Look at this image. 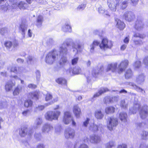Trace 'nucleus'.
Here are the masks:
<instances>
[{
  "label": "nucleus",
  "mask_w": 148,
  "mask_h": 148,
  "mask_svg": "<svg viewBox=\"0 0 148 148\" xmlns=\"http://www.w3.org/2000/svg\"><path fill=\"white\" fill-rule=\"evenodd\" d=\"M69 45L68 43L64 42L61 45L59 49V55L58 53V52L56 50H53L48 53L46 56L45 59L46 63L49 64H51L58 60L59 56H63L60 61L59 64L61 66H63L67 62L66 58L64 56L67 54L66 47Z\"/></svg>",
  "instance_id": "f257e3e1"
},
{
  "label": "nucleus",
  "mask_w": 148,
  "mask_h": 148,
  "mask_svg": "<svg viewBox=\"0 0 148 148\" xmlns=\"http://www.w3.org/2000/svg\"><path fill=\"white\" fill-rule=\"evenodd\" d=\"M140 105L138 103L135 104L133 108H130V113L131 114L136 113L139 109H140L139 114L141 118L142 119H144L148 115V107L147 106H144L140 108Z\"/></svg>",
  "instance_id": "f03ea898"
},
{
  "label": "nucleus",
  "mask_w": 148,
  "mask_h": 148,
  "mask_svg": "<svg viewBox=\"0 0 148 148\" xmlns=\"http://www.w3.org/2000/svg\"><path fill=\"white\" fill-rule=\"evenodd\" d=\"M61 112L59 111L48 112L45 114V118L49 121L57 120Z\"/></svg>",
  "instance_id": "7ed1b4c3"
},
{
  "label": "nucleus",
  "mask_w": 148,
  "mask_h": 148,
  "mask_svg": "<svg viewBox=\"0 0 148 148\" xmlns=\"http://www.w3.org/2000/svg\"><path fill=\"white\" fill-rule=\"evenodd\" d=\"M71 121L72 122V125L73 126H76V123L73 119L71 113L68 111L65 112L63 119V123L65 124H68Z\"/></svg>",
  "instance_id": "20e7f679"
},
{
  "label": "nucleus",
  "mask_w": 148,
  "mask_h": 148,
  "mask_svg": "<svg viewBox=\"0 0 148 148\" xmlns=\"http://www.w3.org/2000/svg\"><path fill=\"white\" fill-rule=\"evenodd\" d=\"M112 46V42L106 38L103 39L101 43L99 44L100 48L103 50H105L107 48H110Z\"/></svg>",
  "instance_id": "39448f33"
},
{
  "label": "nucleus",
  "mask_w": 148,
  "mask_h": 148,
  "mask_svg": "<svg viewBox=\"0 0 148 148\" xmlns=\"http://www.w3.org/2000/svg\"><path fill=\"white\" fill-rule=\"evenodd\" d=\"M72 47L73 49V51L75 52V54L78 52H81L83 47V44L79 41L73 42Z\"/></svg>",
  "instance_id": "423d86ee"
},
{
  "label": "nucleus",
  "mask_w": 148,
  "mask_h": 148,
  "mask_svg": "<svg viewBox=\"0 0 148 148\" xmlns=\"http://www.w3.org/2000/svg\"><path fill=\"white\" fill-rule=\"evenodd\" d=\"M117 119L116 118H110L109 120V123L107 127L110 130H113L114 127H116L118 125Z\"/></svg>",
  "instance_id": "0eeeda50"
},
{
  "label": "nucleus",
  "mask_w": 148,
  "mask_h": 148,
  "mask_svg": "<svg viewBox=\"0 0 148 148\" xmlns=\"http://www.w3.org/2000/svg\"><path fill=\"white\" fill-rule=\"evenodd\" d=\"M64 135L66 138H72L75 136V131L71 128H67L65 130Z\"/></svg>",
  "instance_id": "6e6552de"
},
{
  "label": "nucleus",
  "mask_w": 148,
  "mask_h": 148,
  "mask_svg": "<svg viewBox=\"0 0 148 148\" xmlns=\"http://www.w3.org/2000/svg\"><path fill=\"white\" fill-rule=\"evenodd\" d=\"M129 63L127 60H125L122 61L119 66L118 72L119 73H122L127 67Z\"/></svg>",
  "instance_id": "1a4fd4ad"
},
{
  "label": "nucleus",
  "mask_w": 148,
  "mask_h": 148,
  "mask_svg": "<svg viewBox=\"0 0 148 148\" xmlns=\"http://www.w3.org/2000/svg\"><path fill=\"white\" fill-rule=\"evenodd\" d=\"M102 127L103 125L102 124H99L98 126L93 123L92 124L90 125L89 130L90 131L94 132H96L97 130H99L101 131Z\"/></svg>",
  "instance_id": "9d476101"
},
{
  "label": "nucleus",
  "mask_w": 148,
  "mask_h": 148,
  "mask_svg": "<svg viewBox=\"0 0 148 148\" xmlns=\"http://www.w3.org/2000/svg\"><path fill=\"white\" fill-rule=\"evenodd\" d=\"M67 73H69L71 75L73 74H78L81 73V70L80 67H75L73 69L72 68H70L67 70Z\"/></svg>",
  "instance_id": "9b49d317"
},
{
  "label": "nucleus",
  "mask_w": 148,
  "mask_h": 148,
  "mask_svg": "<svg viewBox=\"0 0 148 148\" xmlns=\"http://www.w3.org/2000/svg\"><path fill=\"white\" fill-rule=\"evenodd\" d=\"M15 85V83L12 80H9L7 82L5 85V89L7 92H9L12 90L14 86Z\"/></svg>",
  "instance_id": "f8f14e48"
},
{
  "label": "nucleus",
  "mask_w": 148,
  "mask_h": 148,
  "mask_svg": "<svg viewBox=\"0 0 148 148\" xmlns=\"http://www.w3.org/2000/svg\"><path fill=\"white\" fill-rule=\"evenodd\" d=\"M21 130L22 132L21 136H25V135L28 136L29 137L30 136L33 132L32 130H29L25 127L22 128Z\"/></svg>",
  "instance_id": "ddd939ff"
},
{
  "label": "nucleus",
  "mask_w": 148,
  "mask_h": 148,
  "mask_svg": "<svg viewBox=\"0 0 148 148\" xmlns=\"http://www.w3.org/2000/svg\"><path fill=\"white\" fill-rule=\"evenodd\" d=\"M144 27V25L142 20L138 19L136 21L134 27L138 31L141 30Z\"/></svg>",
  "instance_id": "4468645a"
},
{
  "label": "nucleus",
  "mask_w": 148,
  "mask_h": 148,
  "mask_svg": "<svg viewBox=\"0 0 148 148\" xmlns=\"http://www.w3.org/2000/svg\"><path fill=\"white\" fill-rule=\"evenodd\" d=\"M134 16L131 12H126L124 15V17L128 21H131L134 18Z\"/></svg>",
  "instance_id": "2eb2a0df"
},
{
  "label": "nucleus",
  "mask_w": 148,
  "mask_h": 148,
  "mask_svg": "<svg viewBox=\"0 0 148 148\" xmlns=\"http://www.w3.org/2000/svg\"><path fill=\"white\" fill-rule=\"evenodd\" d=\"M53 127L50 124H44L42 129V132L44 133H48L51 130H53Z\"/></svg>",
  "instance_id": "dca6fc26"
},
{
  "label": "nucleus",
  "mask_w": 148,
  "mask_h": 148,
  "mask_svg": "<svg viewBox=\"0 0 148 148\" xmlns=\"http://www.w3.org/2000/svg\"><path fill=\"white\" fill-rule=\"evenodd\" d=\"M90 141L92 143H97L101 140L100 137L98 136L93 135L90 136Z\"/></svg>",
  "instance_id": "f3484780"
},
{
  "label": "nucleus",
  "mask_w": 148,
  "mask_h": 148,
  "mask_svg": "<svg viewBox=\"0 0 148 148\" xmlns=\"http://www.w3.org/2000/svg\"><path fill=\"white\" fill-rule=\"evenodd\" d=\"M73 112L77 118H78L81 113L80 109L77 105L74 106L73 109Z\"/></svg>",
  "instance_id": "a211bd4d"
},
{
  "label": "nucleus",
  "mask_w": 148,
  "mask_h": 148,
  "mask_svg": "<svg viewBox=\"0 0 148 148\" xmlns=\"http://www.w3.org/2000/svg\"><path fill=\"white\" fill-rule=\"evenodd\" d=\"M117 65V64L116 63L109 64L106 69V71H109L111 70L112 72L115 71L116 70Z\"/></svg>",
  "instance_id": "6ab92c4d"
},
{
  "label": "nucleus",
  "mask_w": 148,
  "mask_h": 148,
  "mask_svg": "<svg viewBox=\"0 0 148 148\" xmlns=\"http://www.w3.org/2000/svg\"><path fill=\"white\" fill-rule=\"evenodd\" d=\"M127 117V114L125 112L120 113L119 115V117L121 121L124 123L126 122Z\"/></svg>",
  "instance_id": "aec40b11"
},
{
  "label": "nucleus",
  "mask_w": 148,
  "mask_h": 148,
  "mask_svg": "<svg viewBox=\"0 0 148 148\" xmlns=\"http://www.w3.org/2000/svg\"><path fill=\"white\" fill-rule=\"evenodd\" d=\"M116 21L117 22L116 26L120 30L123 29L125 27L124 23L119 19H117Z\"/></svg>",
  "instance_id": "412c9836"
},
{
  "label": "nucleus",
  "mask_w": 148,
  "mask_h": 148,
  "mask_svg": "<svg viewBox=\"0 0 148 148\" xmlns=\"http://www.w3.org/2000/svg\"><path fill=\"white\" fill-rule=\"evenodd\" d=\"M29 98H32L36 100L38 99L39 92L38 91L30 93L28 95Z\"/></svg>",
  "instance_id": "4be33fe9"
},
{
  "label": "nucleus",
  "mask_w": 148,
  "mask_h": 148,
  "mask_svg": "<svg viewBox=\"0 0 148 148\" xmlns=\"http://www.w3.org/2000/svg\"><path fill=\"white\" fill-rule=\"evenodd\" d=\"M95 116L96 118L100 119L103 118L104 115L101 110H98L95 112Z\"/></svg>",
  "instance_id": "5701e85b"
},
{
  "label": "nucleus",
  "mask_w": 148,
  "mask_h": 148,
  "mask_svg": "<svg viewBox=\"0 0 148 148\" xmlns=\"http://www.w3.org/2000/svg\"><path fill=\"white\" fill-rule=\"evenodd\" d=\"M27 26L24 23H23L20 26L21 31L22 35V38H24L25 37V31L27 30Z\"/></svg>",
  "instance_id": "b1692460"
},
{
  "label": "nucleus",
  "mask_w": 148,
  "mask_h": 148,
  "mask_svg": "<svg viewBox=\"0 0 148 148\" xmlns=\"http://www.w3.org/2000/svg\"><path fill=\"white\" fill-rule=\"evenodd\" d=\"M145 79V77L143 74L139 75L136 78V82L138 84H140L143 82Z\"/></svg>",
  "instance_id": "393cba45"
},
{
  "label": "nucleus",
  "mask_w": 148,
  "mask_h": 148,
  "mask_svg": "<svg viewBox=\"0 0 148 148\" xmlns=\"http://www.w3.org/2000/svg\"><path fill=\"white\" fill-rule=\"evenodd\" d=\"M108 91V89L106 88H103L94 94L93 96V98H95L99 97L103 93Z\"/></svg>",
  "instance_id": "a878e982"
},
{
  "label": "nucleus",
  "mask_w": 148,
  "mask_h": 148,
  "mask_svg": "<svg viewBox=\"0 0 148 148\" xmlns=\"http://www.w3.org/2000/svg\"><path fill=\"white\" fill-rule=\"evenodd\" d=\"M115 111V108L112 106L106 107L105 110V112L106 114H110L114 113Z\"/></svg>",
  "instance_id": "bb28decb"
},
{
  "label": "nucleus",
  "mask_w": 148,
  "mask_h": 148,
  "mask_svg": "<svg viewBox=\"0 0 148 148\" xmlns=\"http://www.w3.org/2000/svg\"><path fill=\"white\" fill-rule=\"evenodd\" d=\"M99 13L101 14H103L106 17L109 16L110 15L107 11H105L104 8L101 7H100L98 8Z\"/></svg>",
  "instance_id": "cd10ccee"
},
{
  "label": "nucleus",
  "mask_w": 148,
  "mask_h": 148,
  "mask_svg": "<svg viewBox=\"0 0 148 148\" xmlns=\"http://www.w3.org/2000/svg\"><path fill=\"white\" fill-rule=\"evenodd\" d=\"M56 82L58 84L62 85H65L66 81L65 79L62 78H60L56 80Z\"/></svg>",
  "instance_id": "c85d7f7f"
},
{
  "label": "nucleus",
  "mask_w": 148,
  "mask_h": 148,
  "mask_svg": "<svg viewBox=\"0 0 148 148\" xmlns=\"http://www.w3.org/2000/svg\"><path fill=\"white\" fill-rule=\"evenodd\" d=\"M33 105V101L30 99H27L25 101L24 105L27 108H30L32 107Z\"/></svg>",
  "instance_id": "c756f323"
},
{
  "label": "nucleus",
  "mask_w": 148,
  "mask_h": 148,
  "mask_svg": "<svg viewBox=\"0 0 148 148\" xmlns=\"http://www.w3.org/2000/svg\"><path fill=\"white\" fill-rule=\"evenodd\" d=\"M62 30L64 32H71V31L70 25L68 24H66L62 28Z\"/></svg>",
  "instance_id": "7c9ffc66"
},
{
  "label": "nucleus",
  "mask_w": 148,
  "mask_h": 148,
  "mask_svg": "<svg viewBox=\"0 0 148 148\" xmlns=\"http://www.w3.org/2000/svg\"><path fill=\"white\" fill-rule=\"evenodd\" d=\"M130 85L132 86L133 88L136 90L137 91L139 92H142L143 91L145 92V91L143 90L140 87H138L136 84H135L133 83H130Z\"/></svg>",
  "instance_id": "2f4dec72"
},
{
  "label": "nucleus",
  "mask_w": 148,
  "mask_h": 148,
  "mask_svg": "<svg viewBox=\"0 0 148 148\" xmlns=\"http://www.w3.org/2000/svg\"><path fill=\"white\" fill-rule=\"evenodd\" d=\"M43 18L41 15H39L37 18L36 25L38 27H40L43 21Z\"/></svg>",
  "instance_id": "473e14b6"
},
{
  "label": "nucleus",
  "mask_w": 148,
  "mask_h": 148,
  "mask_svg": "<svg viewBox=\"0 0 148 148\" xmlns=\"http://www.w3.org/2000/svg\"><path fill=\"white\" fill-rule=\"evenodd\" d=\"M132 75L133 73L132 70L130 69H129L126 71L125 74V76L126 78H129L132 77Z\"/></svg>",
  "instance_id": "72a5a7b5"
},
{
  "label": "nucleus",
  "mask_w": 148,
  "mask_h": 148,
  "mask_svg": "<svg viewBox=\"0 0 148 148\" xmlns=\"http://www.w3.org/2000/svg\"><path fill=\"white\" fill-rule=\"evenodd\" d=\"M8 70L9 71L12 73H14L17 74L18 71L16 68L15 66H13L8 68Z\"/></svg>",
  "instance_id": "f704fd0d"
},
{
  "label": "nucleus",
  "mask_w": 148,
  "mask_h": 148,
  "mask_svg": "<svg viewBox=\"0 0 148 148\" xmlns=\"http://www.w3.org/2000/svg\"><path fill=\"white\" fill-rule=\"evenodd\" d=\"M42 123V119L40 118H38L36 119L35 122V125L34 126V128H37L38 126L40 125Z\"/></svg>",
  "instance_id": "c9c22d12"
},
{
  "label": "nucleus",
  "mask_w": 148,
  "mask_h": 148,
  "mask_svg": "<svg viewBox=\"0 0 148 148\" xmlns=\"http://www.w3.org/2000/svg\"><path fill=\"white\" fill-rule=\"evenodd\" d=\"M106 148H113L115 147L114 143V142L111 141L106 144Z\"/></svg>",
  "instance_id": "e433bc0d"
},
{
  "label": "nucleus",
  "mask_w": 148,
  "mask_h": 148,
  "mask_svg": "<svg viewBox=\"0 0 148 148\" xmlns=\"http://www.w3.org/2000/svg\"><path fill=\"white\" fill-rule=\"evenodd\" d=\"M108 2L109 7L110 9L113 12L115 11L116 10V5H117V4L116 5V4H114L113 3H110V4H109V3L108 2Z\"/></svg>",
  "instance_id": "4c0bfd02"
},
{
  "label": "nucleus",
  "mask_w": 148,
  "mask_h": 148,
  "mask_svg": "<svg viewBox=\"0 0 148 148\" xmlns=\"http://www.w3.org/2000/svg\"><path fill=\"white\" fill-rule=\"evenodd\" d=\"M128 102L127 100H122L121 103V106L123 108H126L127 106Z\"/></svg>",
  "instance_id": "58836bf2"
},
{
  "label": "nucleus",
  "mask_w": 148,
  "mask_h": 148,
  "mask_svg": "<svg viewBox=\"0 0 148 148\" xmlns=\"http://www.w3.org/2000/svg\"><path fill=\"white\" fill-rule=\"evenodd\" d=\"M52 95L49 93H47L45 95V99L46 101H49L52 99Z\"/></svg>",
  "instance_id": "ea45409f"
},
{
  "label": "nucleus",
  "mask_w": 148,
  "mask_h": 148,
  "mask_svg": "<svg viewBox=\"0 0 148 148\" xmlns=\"http://www.w3.org/2000/svg\"><path fill=\"white\" fill-rule=\"evenodd\" d=\"M128 2V0H125L120 5L121 8L122 9H125L127 7V4Z\"/></svg>",
  "instance_id": "a19ab883"
},
{
  "label": "nucleus",
  "mask_w": 148,
  "mask_h": 148,
  "mask_svg": "<svg viewBox=\"0 0 148 148\" xmlns=\"http://www.w3.org/2000/svg\"><path fill=\"white\" fill-rule=\"evenodd\" d=\"M27 4L23 2H21L19 3V8L24 9L26 8Z\"/></svg>",
  "instance_id": "79ce46f5"
},
{
  "label": "nucleus",
  "mask_w": 148,
  "mask_h": 148,
  "mask_svg": "<svg viewBox=\"0 0 148 148\" xmlns=\"http://www.w3.org/2000/svg\"><path fill=\"white\" fill-rule=\"evenodd\" d=\"M4 45L7 49H10L12 45V43L10 41H8L5 42Z\"/></svg>",
  "instance_id": "37998d69"
},
{
  "label": "nucleus",
  "mask_w": 148,
  "mask_h": 148,
  "mask_svg": "<svg viewBox=\"0 0 148 148\" xmlns=\"http://www.w3.org/2000/svg\"><path fill=\"white\" fill-rule=\"evenodd\" d=\"M45 104V106L44 105H39L38 107H36L35 110V111H40L44 109L45 107H46V104Z\"/></svg>",
  "instance_id": "c03bdc74"
},
{
  "label": "nucleus",
  "mask_w": 148,
  "mask_h": 148,
  "mask_svg": "<svg viewBox=\"0 0 148 148\" xmlns=\"http://www.w3.org/2000/svg\"><path fill=\"white\" fill-rule=\"evenodd\" d=\"M142 138L144 139H146L147 138V137L148 136V133L145 131L143 132L141 134Z\"/></svg>",
  "instance_id": "a18cd8bd"
},
{
  "label": "nucleus",
  "mask_w": 148,
  "mask_h": 148,
  "mask_svg": "<svg viewBox=\"0 0 148 148\" xmlns=\"http://www.w3.org/2000/svg\"><path fill=\"white\" fill-rule=\"evenodd\" d=\"M35 73L36 80L37 81L39 82L40 80V72L39 71L37 70Z\"/></svg>",
  "instance_id": "49530a36"
},
{
  "label": "nucleus",
  "mask_w": 148,
  "mask_h": 148,
  "mask_svg": "<svg viewBox=\"0 0 148 148\" xmlns=\"http://www.w3.org/2000/svg\"><path fill=\"white\" fill-rule=\"evenodd\" d=\"M58 98L57 97H56L55 98L53 99L52 101H50V102H49L47 103V104H46V106H47L49 105L52 104L53 103H54L57 102V101H58Z\"/></svg>",
  "instance_id": "de8ad7c7"
},
{
  "label": "nucleus",
  "mask_w": 148,
  "mask_h": 148,
  "mask_svg": "<svg viewBox=\"0 0 148 148\" xmlns=\"http://www.w3.org/2000/svg\"><path fill=\"white\" fill-rule=\"evenodd\" d=\"M145 36L144 35L140 34L138 33H135L134 35V38H144Z\"/></svg>",
  "instance_id": "09e8293b"
},
{
  "label": "nucleus",
  "mask_w": 148,
  "mask_h": 148,
  "mask_svg": "<svg viewBox=\"0 0 148 148\" xmlns=\"http://www.w3.org/2000/svg\"><path fill=\"white\" fill-rule=\"evenodd\" d=\"M8 31V29L6 28H3L0 29V34H3L4 33H7Z\"/></svg>",
  "instance_id": "8fccbe9b"
},
{
  "label": "nucleus",
  "mask_w": 148,
  "mask_h": 148,
  "mask_svg": "<svg viewBox=\"0 0 148 148\" xmlns=\"http://www.w3.org/2000/svg\"><path fill=\"white\" fill-rule=\"evenodd\" d=\"M118 98L116 97H114L111 98H110L109 99V101L110 102H116L118 100Z\"/></svg>",
  "instance_id": "3c124183"
},
{
  "label": "nucleus",
  "mask_w": 148,
  "mask_h": 148,
  "mask_svg": "<svg viewBox=\"0 0 148 148\" xmlns=\"http://www.w3.org/2000/svg\"><path fill=\"white\" fill-rule=\"evenodd\" d=\"M18 129H15L13 132V137L14 138H18Z\"/></svg>",
  "instance_id": "603ef678"
},
{
  "label": "nucleus",
  "mask_w": 148,
  "mask_h": 148,
  "mask_svg": "<svg viewBox=\"0 0 148 148\" xmlns=\"http://www.w3.org/2000/svg\"><path fill=\"white\" fill-rule=\"evenodd\" d=\"M30 114V111L29 110H27L25 111L22 112V114L23 116H27L29 115Z\"/></svg>",
  "instance_id": "864d4df0"
},
{
  "label": "nucleus",
  "mask_w": 148,
  "mask_h": 148,
  "mask_svg": "<svg viewBox=\"0 0 148 148\" xmlns=\"http://www.w3.org/2000/svg\"><path fill=\"white\" fill-rule=\"evenodd\" d=\"M89 119L87 118L83 122V126L85 127H86L88 125V124L89 123Z\"/></svg>",
  "instance_id": "5fc2aeb1"
},
{
  "label": "nucleus",
  "mask_w": 148,
  "mask_h": 148,
  "mask_svg": "<svg viewBox=\"0 0 148 148\" xmlns=\"http://www.w3.org/2000/svg\"><path fill=\"white\" fill-rule=\"evenodd\" d=\"M141 65V62L139 61H136L134 64V66L136 68L139 67Z\"/></svg>",
  "instance_id": "6e6d98bb"
},
{
  "label": "nucleus",
  "mask_w": 148,
  "mask_h": 148,
  "mask_svg": "<svg viewBox=\"0 0 148 148\" xmlns=\"http://www.w3.org/2000/svg\"><path fill=\"white\" fill-rule=\"evenodd\" d=\"M85 6L86 5L85 4H81L78 6L77 9L79 10H82L85 8Z\"/></svg>",
  "instance_id": "4d7b16f0"
},
{
  "label": "nucleus",
  "mask_w": 148,
  "mask_h": 148,
  "mask_svg": "<svg viewBox=\"0 0 148 148\" xmlns=\"http://www.w3.org/2000/svg\"><path fill=\"white\" fill-rule=\"evenodd\" d=\"M135 40L134 41V42L135 44L136 45H140L143 43V42L141 40H135V39H134Z\"/></svg>",
  "instance_id": "13d9d810"
},
{
  "label": "nucleus",
  "mask_w": 148,
  "mask_h": 148,
  "mask_svg": "<svg viewBox=\"0 0 148 148\" xmlns=\"http://www.w3.org/2000/svg\"><path fill=\"white\" fill-rule=\"evenodd\" d=\"M143 62L144 64L147 66L148 67V56L146 57L143 60Z\"/></svg>",
  "instance_id": "bf43d9fd"
},
{
  "label": "nucleus",
  "mask_w": 148,
  "mask_h": 148,
  "mask_svg": "<svg viewBox=\"0 0 148 148\" xmlns=\"http://www.w3.org/2000/svg\"><path fill=\"white\" fill-rule=\"evenodd\" d=\"M78 58H76L73 59L72 60V64L73 65L76 64L77 63V62L78 61Z\"/></svg>",
  "instance_id": "052dcab7"
},
{
  "label": "nucleus",
  "mask_w": 148,
  "mask_h": 148,
  "mask_svg": "<svg viewBox=\"0 0 148 148\" xmlns=\"http://www.w3.org/2000/svg\"><path fill=\"white\" fill-rule=\"evenodd\" d=\"M13 94L14 95H17L18 94V88L17 87L14 90L13 92Z\"/></svg>",
  "instance_id": "680f3d73"
},
{
  "label": "nucleus",
  "mask_w": 148,
  "mask_h": 148,
  "mask_svg": "<svg viewBox=\"0 0 148 148\" xmlns=\"http://www.w3.org/2000/svg\"><path fill=\"white\" fill-rule=\"evenodd\" d=\"M136 125L137 126L139 127H145V124L144 123H139L136 124Z\"/></svg>",
  "instance_id": "e2e57ef3"
},
{
  "label": "nucleus",
  "mask_w": 148,
  "mask_h": 148,
  "mask_svg": "<svg viewBox=\"0 0 148 148\" xmlns=\"http://www.w3.org/2000/svg\"><path fill=\"white\" fill-rule=\"evenodd\" d=\"M79 148H88V147L86 145L83 144L80 145Z\"/></svg>",
  "instance_id": "0e129e2a"
},
{
  "label": "nucleus",
  "mask_w": 148,
  "mask_h": 148,
  "mask_svg": "<svg viewBox=\"0 0 148 148\" xmlns=\"http://www.w3.org/2000/svg\"><path fill=\"white\" fill-rule=\"evenodd\" d=\"M90 51L91 53H93L94 52L95 46H93V45H91L90 46Z\"/></svg>",
  "instance_id": "69168bd1"
},
{
  "label": "nucleus",
  "mask_w": 148,
  "mask_h": 148,
  "mask_svg": "<svg viewBox=\"0 0 148 148\" xmlns=\"http://www.w3.org/2000/svg\"><path fill=\"white\" fill-rule=\"evenodd\" d=\"M33 33L31 30L29 29L28 32V35L29 37H31L32 36Z\"/></svg>",
  "instance_id": "338daca9"
},
{
  "label": "nucleus",
  "mask_w": 148,
  "mask_h": 148,
  "mask_svg": "<svg viewBox=\"0 0 148 148\" xmlns=\"http://www.w3.org/2000/svg\"><path fill=\"white\" fill-rule=\"evenodd\" d=\"M117 148H127V146L125 144H122L119 145Z\"/></svg>",
  "instance_id": "774afa93"
}]
</instances>
